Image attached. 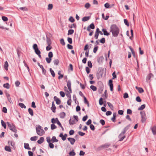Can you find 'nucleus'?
<instances>
[{
    "label": "nucleus",
    "mask_w": 156,
    "mask_h": 156,
    "mask_svg": "<svg viewBox=\"0 0 156 156\" xmlns=\"http://www.w3.org/2000/svg\"><path fill=\"white\" fill-rule=\"evenodd\" d=\"M110 31L112 32V35L114 37H117L119 32V28L115 24H113L111 26Z\"/></svg>",
    "instance_id": "f257e3e1"
},
{
    "label": "nucleus",
    "mask_w": 156,
    "mask_h": 156,
    "mask_svg": "<svg viewBox=\"0 0 156 156\" xmlns=\"http://www.w3.org/2000/svg\"><path fill=\"white\" fill-rule=\"evenodd\" d=\"M36 132L37 134L40 136H42L45 133L43 129H41V127L38 126L36 128Z\"/></svg>",
    "instance_id": "f03ea898"
},
{
    "label": "nucleus",
    "mask_w": 156,
    "mask_h": 156,
    "mask_svg": "<svg viewBox=\"0 0 156 156\" xmlns=\"http://www.w3.org/2000/svg\"><path fill=\"white\" fill-rule=\"evenodd\" d=\"M33 48L34 49L35 53L41 58V57L40 55L41 52L38 48L37 45L36 44H34L33 45Z\"/></svg>",
    "instance_id": "7ed1b4c3"
},
{
    "label": "nucleus",
    "mask_w": 156,
    "mask_h": 156,
    "mask_svg": "<svg viewBox=\"0 0 156 156\" xmlns=\"http://www.w3.org/2000/svg\"><path fill=\"white\" fill-rule=\"evenodd\" d=\"M127 128H125L124 130L120 134L119 136V138L120 139L119 141H122L125 137V136L124 135V134L125 133Z\"/></svg>",
    "instance_id": "20e7f679"
},
{
    "label": "nucleus",
    "mask_w": 156,
    "mask_h": 156,
    "mask_svg": "<svg viewBox=\"0 0 156 156\" xmlns=\"http://www.w3.org/2000/svg\"><path fill=\"white\" fill-rule=\"evenodd\" d=\"M8 126L9 129L13 132L16 133L17 130L16 129L15 126L12 124H10L9 122H7Z\"/></svg>",
    "instance_id": "39448f33"
},
{
    "label": "nucleus",
    "mask_w": 156,
    "mask_h": 156,
    "mask_svg": "<svg viewBox=\"0 0 156 156\" xmlns=\"http://www.w3.org/2000/svg\"><path fill=\"white\" fill-rule=\"evenodd\" d=\"M140 113L142 118L141 121L142 122H144L146 121L147 119L146 114L145 112L144 111L140 112Z\"/></svg>",
    "instance_id": "423d86ee"
},
{
    "label": "nucleus",
    "mask_w": 156,
    "mask_h": 156,
    "mask_svg": "<svg viewBox=\"0 0 156 156\" xmlns=\"http://www.w3.org/2000/svg\"><path fill=\"white\" fill-rule=\"evenodd\" d=\"M67 136V135L66 134H65L63 135L62 133H61L59 135V137H61L62 140L64 141L66 140Z\"/></svg>",
    "instance_id": "0eeeda50"
},
{
    "label": "nucleus",
    "mask_w": 156,
    "mask_h": 156,
    "mask_svg": "<svg viewBox=\"0 0 156 156\" xmlns=\"http://www.w3.org/2000/svg\"><path fill=\"white\" fill-rule=\"evenodd\" d=\"M109 85L110 86V90L111 91H112L113 90V84L112 83V80H109Z\"/></svg>",
    "instance_id": "6e6552de"
},
{
    "label": "nucleus",
    "mask_w": 156,
    "mask_h": 156,
    "mask_svg": "<svg viewBox=\"0 0 156 156\" xmlns=\"http://www.w3.org/2000/svg\"><path fill=\"white\" fill-rule=\"evenodd\" d=\"M154 77L153 75L151 73H150L148 74L146 78V80L147 82L148 80H150L151 78H153Z\"/></svg>",
    "instance_id": "1a4fd4ad"
},
{
    "label": "nucleus",
    "mask_w": 156,
    "mask_h": 156,
    "mask_svg": "<svg viewBox=\"0 0 156 156\" xmlns=\"http://www.w3.org/2000/svg\"><path fill=\"white\" fill-rule=\"evenodd\" d=\"M51 109L53 112L55 113V110L56 108L55 106L54 102H52V106L51 107Z\"/></svg>",
    "instance_id": "9d476101"
},
{
    "label": "nucleus",
    "mask_w": 156,
    "mask_h": 156,
    "mask_svg": "<svg viewBox=\"0 0 156 156\" xmlns=\"http://www.w3.org/2000/svg\"><path fill=\"white\" fill-rule=\"evenodd\" d=\"M68 140L72 145H73L74 144L76 141L74 139L72 138H68Z\"/></svg>",
    "instance_id": "9b49d317"
},
{
    "label": "nucleus",
    "mask_w": 156,
    "mask_h": 156,
    "mask_svg": "<svg viewBox=\"0 0 156 156\" xmlns=\"http://www.w3.org/2000/svg\"><path fill=\"white\" fill-rule=\"evenodd\" d=\"M54 99L56 101V103L58 105H59L60 104L61 102V101L60 99L57 98L56 96H55L54 97Z\"/></svg>",
    "instance_id": "f8f14e48"
},
{
    "label": "nucleus",
    "mask_w": 156,
    "mask_h": 156,
    "mask_svg": "<svg viewBox=\"0 0 156 156\" xmlns=\"http://www.w3.org/2000/svg\"><path fill=\"white\" fill-rule=\"evenodd\" d=\"M67 85L69 90L70 91V92H71V90H72L71 88V83L70 81H69L67 82Z\"/></svg>",
    "instance_id": "ddd939ff"
},
{
    "label": "nucleus",
    "mask_w": 156,
    "mask_h": 156,
    "mask_svg": "<svg viewBox=\"0 0 156 156\" xmlns=\"http://www.w3.org/2000/svg\"><path fill=\"white\" fill-rule=\"evenodd\" d=\"M135 88L136 89H137L138 90V92L140 93H142L144 92V90L142 88L139 87L137 86H136Z\"/></svg>",
    "instance_id": "4468645a"
},
{
    "label": "nucleus",
    "mask_w": 156,
    "mask_h": 156,
    "mask_svg": "<svg viewBox=\"0 0 156 156\" xmlns=\"http://www.w3.org/2000/svg\"><path fill=\"white\" fill-rule=\"evenodd\" d=\"M72 92V90H71V92L70 91H67V92H66V96L69 99H71V95L70 94Z\"/></svg>",
    "instance_id": "2eb2a0df"
},
{
    "label": "nucleus",
    "mask_w": 156,
    "mask_h": 156,
    "mask_svg": "<svg viewBox=\"0 0 156 156\" xmlns=\"http://www.w3.org/2000/svg\"><path fill=\"white\" fill-rule=\"evenodd\" d=\"M44 141V138L43 137H41L40 139L38 140L37 142L39 144L42 143Z\"/></svg>",
    "instance_id": "dca6fc26"
},
{
    "label": "nucleus",
    "mask_w": 156,
    "mask_h": 156,
    "mask_svg": "<svg viewBox=\"0 0 156 156\" xmlns=\"http://www.w3.org/2000/svg\"><path fill=\"white\" fill-rule=\"evenodd\" d=\"M58 121V120L57 118H56L55 119L52 118L51 119V122L53 124H54V123H57Z\"/></svg>",
    "instance_id": "f3484780"
},
{
    "label": "nucleus",
    "mask_w": 156,
    "mask_h": 156,
    "mask_svg": "<svg viewBox=\"0 0 156 156\" xmlns=\"http://www.w3.org/2000/svg\"><path fill=\"white\" fill-rule=\"evenodd\" d=\"M8 66H9V64H8V62L7 61H6L5 62V64L4 65V67L5 69L6 70H8Z\"/></svg>",
    "instance_id": "a211bd4d"
},
{
    "label": "nucleus",
    "mask_w": 156,
    "mask_h": 156,
    "mask_svg": "<svg viewBox=\"0 0 156 156\" xmlns=\"http://www.w3.org/2000/svg\"><path fill=\"white\" fill-rule=\"evenodd\" d=\"M5 149L6 151L8 152H11L12 151L10 147L8 146H5Z\"/></svg>",
    "instance_id": "6ab92c4d"
},
{
    "label": "nucleus",
    "mask_w": 156,
    "mask_h": 156,
    "mask_svg": "<svg viewBox=\"0 0 156 156\" xmlns=\"http://www.w3.org/2000/svg\"><path fill=\"white\" fill-rule=\"evenodd\" d=\"M3 87L7 89H9L10 88V85L8 83H5L3 85Z\"/></svg>",
    "instance_id": "aec40b11"
},
{
    "label": "nucleus",
    "mask_w": 156,
    "mask_h": 156,
    "mask_svg": "<svg viewBox=\"0 0 156 156\" xmlns=\"http://www.w3.org/2000/svg\"><path fill=\"white\" fill-rule=\"evenodd\" d=\"M152 131L154 134H156V126H154L152 127Z\"/></svg>",
    "instance_id": "412c9836"
},
{
    "label": "nucleus",
    "mask_w": 156,
    "mask_h": 156,
    "mask_svg": "<svg viewBox=\"0 0 156 156\" xmlns=\"http://www.w3.org/2000/svg\"><path fill=\"white\" fill-rule=\"evenodd\" d=\"M24 144V147L25 149H27L28 150H30L31 148L29 147V144L28 143H25Z\"/></svg>",
    "instance_id": "4be33fe9"
},
{
    "label": "nucleus",
    "mask_w": 156,
    "mask_h": 156,
    "mask_svg": "<svg viewBox=\"0 0 156 156\" xmlns=\"http://www.w3.org/2000/svg\"><path fill=\"white\" fill-rule=\"evenodd\" d=\"M102 31L104 33V34L105 35L108 36L109 35V34L108 33L105 29H103L102 30Z\"/></svg>",
    "instance_id": "5701e85b"
},
{
    "label": "nucleus",
    "mask_w": 156,
    "mask_h": 156,
    "mask_svg": "<svg viewBox=\"0 0 156 156\" xmlns=\"http://www.w3.org/2000/svg\"><path fill=\"white\" fill-rule=\"evenodd\" d=\"M60 116L61 118H64L66 116V114L64 112H62L60 114Z\"/></svg>",
    "instance_id": "b1692460"
},
{
    "label": "nucleus",
    "mask_w": 156,
    "mask_h": 156,
    "mask_svg": "<svg viewBox=\"0 0 156 156\" xmlns=\"http://www.w3.org/2000/svg\"><path fill=\"white\" fill-rule=\"evenodd\" d=\"M51 141L52 142H58V140L56 139L55 136H53L51 139Z\"/></svg>",
    "instance_id": "393cba45"
},
{
    "label": "nucleus",
    "mask_w": 156,
    "mask_h": 156,
    "mask_svg": "<svg viewBox=\"0 0 156 156\" xmlns=\"http://www.w3.org/2000/svg\"><path fill=\"white\" fill-rule=\"evenodd\" d=\"M90 19V17L89 16H85L83 17L82 19L83 21L85 22L88 21Z\"/></svg>",
    "instance_id": "a878e982"
},
{
    "label": "nucleus",
    "mask_w": 156,
    "mask_h": 156,
    "mask_svg": "<svg viewBox=\"0 0 156 156\" xmlns=\"http://www.w3.org/2000/svg\"><path fill=\"white\" fill-rule=\"evenodd\" d=\"M50 72L51 75H52V76L53 77H55V74L54 71L53 70H52V69L51 68H50Z\"/></svg>",
    "instance_id": "bb28decb"
},
{
    "label": "nucleus",
    "mask_w": 156,
    "mask_h": 156,
    "mask_svg": "<svg viewBox=\"0 0 156 156\" xmlns=\"http://www.w3.org/2000/svg\"><path fill=\"white\" fill-rule=\"evenodd\" d=\"M53 7V5L51 4H49L48 5V10H51Z\"/></svg>",
    "instance_id": "cd10ccee"
},
{
    "label": "nucleus",
    "mask_w": 156,
    "mask_h": 156,
    "mask_svg": "<svg viewBox=\"0 0 156 156\" xmlns=\"http://www.w3.org/2000/svg\"><path fill=\"white\" fill-rule=\"evenodd\" d=\"M145 106H146L144 104L142 105L141 106L140 108H138V110H142L145 108Z\"/></svg>",
    "instance_id": "c85d7f7f"
},
{
    "label": "nucleus",
    "mask_w": 156,
    "mask_h": 156,
    "mask_svg": "<svg viewBox=\"0 0 156 156\" xmlns=\"http://www.w3.org/2000/svg\"><path fill=\"white\" fill-rule=\"evenodd\" d=\"M53 62L55 65H58L59 63V60L58 59H54L53 60Z\"/></svg>",
    "instance_id": "c756f323"
},
{
    "label": "nucleus",
    "mask_w": 156,
    "mask_h": 156,
    "mask_svg": "<svg viewBox=\"0 0 156 156\" xmlns=\"http://www.w3.org/2000/svg\"><path fill=\"white\" fill-rule=\"evenodd\" d=\"M90 88L94 91H95L97 90V87L93 85H91L90 86Z\"/></svg>",
    "instance_id": "7c9ffc66"
},
{
    "label": "nucleus",
    "mask_w": 156,
    "mask_h": 156,
    "mask_svg": "<svg viewBox=\"0 0 156 156\" xmlns=\"http://www.w3.org/2000/svg\"><path fill=\"white\" fill-rule=\"evenodd\" d=\"M19 105L22 108H26V106L23 103H20L19 104Z\"/></svg>",
    "instance_id": "2f4dec72"
},
{
    "label": "nucleus",
    "mask_w": 156,
    "mask_h": 156,
    "mask_svg": "<svg viewBox=\"0 0 156 156\" xmlns=\"http://www.w3.org/2000/svg\"><path fill=\"white\" fill-rule=\"evenodd\" d=\"M28 112L29 114L31 115H33V110L30 108H29L28 109Z\"/></svg>",
    "instance_id": "473e14b6"
},
{
    "label": "nucleus",
    "mask_w": 156,
    "mask_h": 156,
    "mask_svg": "<svg viewBox=\"0 0 156 156\" xmlns=\"http://www.w3.org/2000/svg\"><path fill=\"white\" fill-rule=\"evenodd\" d=\"M116 113H113V117L112 118V120L114 122L115 119L116 117Z\"/></svg>",
    "instance_id": "72a5a7b5"
},
{
    "label": "nucleus",
    "mask_w": 156,
    "mask_h": 156,
    "mask_svg": "<svg viewBox=\"0 0 156 156\" xmlns=\"http://www.w3.org/2000/svg\"><path fill=\"white\" fill-rule=\"evenodd\" d=\"M1 122L2 124V126L4 127V129L6 128V125H5V122H4V121L3 120H1Z\"/></svg>",
    "instance_id": "f704fd0d"
},
{
    "label": "nucleus",
    "mask_w": 156,
    "mask_h": 156,
    "mask_svg": "<svg viewBox=\"0 0 156 156\" xmlns=\"http://www.w3.org/2000/svg\"><path fill=\"white\" fill-rule=\"evenodd\" d=\"M46 60L47 61V62L48 63H50L52 59L51 58H46Z\"/></svg>",
    "instance_id": "c9c22d12"
},
{
    "label": "nucleus",
    "mask_w": 156,
    "mask_h": 156,
    "mask_svg": "<svg viewBox=\"0 0 156 156\" xmlns=\"http://www.w3.org/2000/svg\"><path fill=\"white\" fill-rule=\"evenodd\" d=\"M38 137L37 136H34L31 137L30 138V140L31 141H36Z\"/></svg>",
    "instance_id": "e433bc0d"
},
{
    "label": "nucleus",
    "mask_w": 156,
    "mask_h": 156,
    "mask_svg": "<svg viewBox=\"0 0 156 156\" xmlns=\"http://www.w3.org/2000/svg\"><path fill=\"white\" fill-rule=\"evenodd\" d=\"M47 44L48 45H51V42L50 39L47 38L46 40Z\"/></svg>",
    "instance_id": "4c0bfd02"
},
{
    "label": "nucleus",
    "mask_w": 156,
    "mask_h": 156,
    "mask_svg": "<svg viewBox=\"0 0 156 156\" xmlns=\"http://www.w3.org/2000/svg\"><path fill=\"white\" fill-rule=\"evenodd\" d=\"M74 32V31L73 30H72V29L69 30H68V35L72 34Z\"/></svg>",
    "instance_id": "58836bf2"
},
{
    "label": "nucleus",
    "mask_w": 156,
    "mask_h": 156,
    "mask_svg": "<svg viewBox=\"0 0 156 156\" xmlns=\"http://www.w3.org/2000/svg\"><path fill=\"white\" fill-rule=\"evenodd\" d=\"M51 48H52V47H51V45H48L46 47V50L47 51H49L51 49Z\"/></svg>",
    "instance_id": "ea45409f"
},
{
    "label": "nucleus",
    "mask_w": 156,
    "mask_h": 156,
    "mask_svg": "<svg viewBox=\"0 0 156 156\" xmlns=\"http://www.w3.org/2000/svg\"><path fill=\"white\" fill-rule=\"evenodd\" d=\"M87 65H88V66L89 67H90V68H91L92 67V64L90 61H89L88 62Z\"/></svg>",
    "instance_id": "a19ab883"
},
{
    "label": "nucleus",
    "mask_w": 156,
    "mask_h": 156,
    "mask_svg": "<svg viewBox=\"0 0 156 156\" xmlns=\"http://www.w3.org/2000/svg\"><path fill=\"white\" fill-rule=\"evenodd\" d=\"M48 56L49 58H51L53 56V54L52 52L50 51L48 54Z\"/></svg>",
    "instance_id": "79ce46f5"
},
{
    "label": "nucleus",
    "mask_w": 156,
    "mask_h": 156,
    "mask_svg": "<svg viewBox=\"0 0 156 156\" xmlns=\"http://www.w3.org/2000/svg\"><path fill=\"white\" fill-rule=\"evenodd\" d=\"M69 154L70 156H74L75 155L76 153L73 151L69 153Z\"/></svg>",
    "instance_id": "37998d69"
},
{
    "label": "nucleus",
    "mask_w": 156,
    "mask_h": 156,
    "mask_svg": "<svg viewBox=\"0 0 156 156\" xmlns=\"http://www.w3.org/2000/svg\"><path fill=\"white\" fill-rule=\"evenodd\" d=\"M90 5L89 3H87L85 4L84 6L85 8L88 9L90 8Z\"/></svg>",
    "instance_id": "c03bdc74"
},
{
    "label": "nucleus",
    "mask_w": 156,
    "mask_h": 156,
    "mask_svg": "<svg viewBox=\"0 0 156 156\" xmlns=\"http://www.w3.org/2000/svg\"><path fill=\"white\" fill-rule=\"evenodd\" d=\"M51 129L52 130L56 128V126L54 124H51Z\"/></svg>",
    "instance_id": "a18cd8bd"
},
{
    "label": "nucleus",
    "mask_w": 156,
    "mask_h": 156,
    "mask_svg": "<svg viewBox=\"0 0 156 156\" xmlns=\"http://www.w3.org/2000/svg\"><path fill=\"white\" fill-rule=\"evenodd\" d=\"M60 43L63 45H65V42L63 39H61L60 40Z\"/></svg>",
    "instance_id": "49530a36"
},
{
    "label": "nucleus",
    "mask_w": 156,
    "mask_h": 156,
    "mask_svg": "<svg viewBox=\"0 0 156 156\" xmlns=\"http://www.w3.org/2000/svg\"><path fill=\"white\" fill-rule=\"evenodd\" d=\"M136 100L137 102H140L141 101V100L139 96L137 97L136 98Z\"/></svg>",
    "instance_id": "de8ad7c7"
},
{
    "label": "nucleus",
    "mask_w": 156,
    "mask_h": 156,
    "mask_svg": "<svg viewBox=\"0 0 156 156\" xmlns=\"http://www.w3.org/2000/svg\"><path fill=\"white\" fill-rule=\"evenodd\" d=\"M130 32L131 33V36L129 37V38L131 40H132L133 39V30L132 29L131 30Z\"/></svg>",
    "instance_id": "09e8293b"
},
{
    "label": "nucleus",
    "mask_w": 156,
    "mask_h": 156,
    "mask_svg": "<svg viewBox=\"0 0 156 156\" xmlns=\"http://www.w3.org/2000/svg\"><path fill=\"white\" fill-rule=\"evenodd\" d=\"M67 40L69 43L70 44H72V40L71 38L68 37L67 39Z\"/></svg>",
    "instance_id": "8fccbe9b"
},
{
    "label": "nucleus",
    "mask_w": 156,
    "mask_h": 156,
    "mask_svg": "<svg viewBox=\"0 0 156 156\" xmlns=\"http://www.w3.org/2000/svg\"><path fill=\"white\" fill-rule=\"evenodd\" d=\"M2 19L4 21H6L8 20V18L6 17L5 16H2Z\"/></svg>",
    "instance_id": "3c124183"
},
{
    "label": "nucleus",
    "mask_w": 156,
    "mask_h": 156,
    "mask_svg": "<svg viewBox=\"0 0 156 156\" xmlns=\"http://www.w3.org/2000/svg\"><path fill=\"white\" fill-rule=\"evenodd\" d=\"M89 27L92 29H93L95 28V26L94 24L91 23L89 26Z\"/></svg>",
    "instance_id": "603ef678"
},
{
    "label": "nucleus",
    "mask_w": 156,
    "mask_h": 156,
    "mask_svg": "<svg viewBox=\"0 0 156 156\" xmlns=\"http://www.w3.org/2000/svg\"><path fill=\"white\" fill-rule=\"evenodd\" d=\"M99 104L100 105H102L103 104V98H101L99 100Z\"/></svg>",
    "instance_id": "864d4df0"
},
{
    "label": "nucleus",
    "mask_w": 156,
    "mask_h": 156,
    "mask_svg": "<svg viewBox=\"0 0 156 156\" xmlns=\"http://www.w3.org/2000/svg\"><path fill=\"white\" fill-rule=\"evenodd\" d=\"M69 20L71 22L73 23L74 21L75 20L72 17H70L69 19Z\"/></svg>",
    "instance_id": "5fc2aeb1"
},
{
    "label": "nucleus",
    "mask_w": 156,
    "mask_h": 156,
    "mask_svg": "<svg viewBox=\"0 0 156 156\" xmlns=\"http://www.w3.org/2000/svg\"><path fill=\"white\" fill-rule=\"evenodd\" d=\"M100 123H101L102 126H104L105 123V121L103 119H101L100 121Z\"/></svg>",
    "instance_id": "6e6d98bb"
},
{
    "label": "nucleus",
    "mask_w": 156,
    "mask_h": 156,
    "mask_svg": "<svg viewBox=\"0 0 156 156\" xmlns=\"http://www.w3.org/2000/svg\"><path fill=\"white\" fill-rule=\"evenodd\" d=\"M105 39L104 38H103L100 40V42L102 44H104L105 42Z\"/></svg>",
    "instance_id": "4d7b16f0"
},
{
    "label": "nucleus",
    "mask_w": 156,
    "mask_h": 156,
    "mask_svg": "<svg viewBox=\"0 0 156 156\" xmlns=\"http://www.w3.org/2000/svg\"><path fill=\"white\" fill-rule=\"evenodd\" d=\"M49 147L51 148H53L54 147V144L51 143H49Z\"/></svg>",
    "instance_id": "13d9d810"
},
{
    "label": "nucleus",
    "mask_w": 156,
    "mask_h": 156,
    "mask_svg": "<svg viewBox=\"0 0 156 156\" xmlns=\"http://www.w3.org/2000/svg\"><path fill=\"white\" fill-rule=\"evenodd\" d=\"M90 127L91 130H94L95 129L94 126L93 124H90Z\"/></svg>",
    "instance_id": "bf43d9fd"
},
{
    "label": "nucleus",
    "mask_w": 156,
    "mask_h": 156,
    "mask_svg": "<svg viewBox=\"0 0 156 156\" xmlns=\"http://www.w3.org/2000/svg\"><path fill=\"white\" fill-rule=\"evenodd\" d=\"M124 22L125 24L127 26H129V23L127 20L126 19H124Z\"/></svg>",
    "instance_id": "052dcab7"
},
{
    "label": "nucleus",
    "mask_w": 156,
    "mask_h": 156,
    "mask_svg": "<svg viewBox=\"0 0 156 156\" xmlns=\"http://www.w3.org/2000/svg\"><path fill=\"white\" fill-rule=\"evenodd\" d=\"M71 103V99H69L67 102V103L68 105H70Z\"/></svg>",
    "instance_id": "680f3d73"
},
{
    "label": "nucleus",
    "mask_w": 156,
    "mask_h": 156,
    "mask_svg": "<svg viewBox=\"0 0 156 156\" xmlns=\"http://www.w3.org/2000/svg\"><path fill=\"white\" fill-rule=\"evenodd\" d=\"M86 70L87 74H88L90 73V69L88 67H86Z\"/></svg>",
    "instance_id": "e2e57ef3"
},
{
    "label": "nucleus",
    "mask_w": 156,
    "mask_h": 156,
    "mask_svg": "<svg viewBox=\"0 0 156 156\" xmlns=\"http://www.w3.org/2000/svg\"><path fill=\"white\" fill-rule=\"evenodd\" d=\"M98 46L95 47L94 48V50H93V52L94 53H96V52H97V51L98 50Z\"/></svg>",
    "instance_id": "0e129e2a"
},
{
    "label": "nucleus",
    "mask_w": 156,
    "mask_h": 156,
    "mask_svg": "<svg viewBox=\"0 0 156 156\" xmlns=\"http://www.w3.org/2000/svg\"><path fill=\"white\" fill-rule=\"evenodd\" d=\"M88 118V116L87 115H86L85 116H84L83 119L82 120L84 122L86 121Z\"/></svg>",
    "instance_id": "69168bd1"
},
{
    "label": "nucleus",
    "mask_w": 156,
    "mask_h": 156,
    "mask_svg": "<svg viewBox=\"0 0 156 156\" xmlns=\"http://www.w3.org/2000/svg\"><path fill=\"white\" fill-rule=\"evenodd\" d=\"M127 114H132V110L130 109H128L127 111Z\"/></svg>",
    "instance_id": "338daca9"
},
{
    "label": "nucleus",
    "mask_w": 156,
    "mask_h": 156,
    "mask_svg": "<svg viewBox=\"0 0 156 156\" xmlns=\"http://www.w3.org/2000/svg\"><path fill=\"white\" fill-rule=\"evenodd\" d=\"M128 97L129 96L128 94L127 93H126L124 94L123 98H128Z\"/></svg>",
    "instance_id": "774afa93"
}]
</instances>
